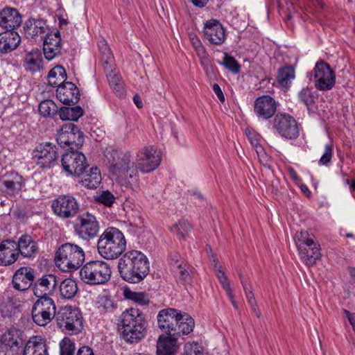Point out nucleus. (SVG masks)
<instances>
[{"label":"nucleus","mask_w":355,"mask_h":355,"mask_svg":"<svg viewBox=\"0 0 355 355\" xmlns=\"http://www.w3.org/2000/svg\"><path fill=\"white\" fill-rule=\"evenodd\" d=\"M79 207L77 200L70 195L59 196L51 204L53 212L62 218L75 216L79 211Z\"/></svg>","instance_id":"dca6fc26"},{"label":"nucleus","mask_w":355,"mask_h":355,"mask_svg":"<svg viewBox=\"0 0 355 355\" xmlns=\"http://www.w3.org/2000/svg\"><path fill=\"white\" fill-rule=\"evenodd\" d=\"M56 96L63 104L74 105L80 99V92L74 83L65 82L57 89Z\"/></svg>","instance_id":"5701e85b"},{"label":"nucleus","mask_w":355,"mask_h":355,"mask_svg":"<svg viewBox=\"0 0 355 355\" xmlns=\"http://www.w3.org/2000/svg\"><path fill=\"white\" fill-rule=\"evenodd\" d=\"M250 307H251V309H252V311L253 312V313H254V315L257 318H259L261 316V313H260V311L259 310V308H258L257 304L250 306Z\"/></svg>","instance_id":"774afa93"},{"label":"nucleus","mask_w":355,"mask_h":355,"mask_svg":"<svg viewBox=\"0 0 355 355\" xmlns=\"http://www.w3.org/2000/svg\"><path fill=\"white\" fill-rule=\"evenodd\" d=\"M106 76L110 87L122 82L121 76L116 71L106 73Z\"/></svg>","instance_id":"6e6d98bb"},{"label":"nucleus","mask_w":355,"mask_h":355,"mask_svg":"<svg viewBox=\"0 0 355 355\" xmlns=\"http://www.w3.org/2000/svg\"><path fill=\"white\" fill-rule=\"evenodd\" d=\"M312 73H313L314 85L317 89L327 91L334 86L336 76L330 65L327 62H318Z\"/></svg>","instance_id":"ddd939ff"},{"label":"nucleus","mask_w":355,"mask_h":355,"mask_svg":"<svg viewBox=\"0 0 355 355\" xmlns=\"http://www.w3.org/2000/svg\"><path fill=\"white\" fill-rule=\"evenodd\" d=\"M39 112L44 116H49L58 113V106L52 100H44L39 105Z\"/></svg>","instance_id":"79ce46f5"},{"label":"nucleus","mask_w":355,"mask_h":355,"mask_svg":"<svg viewBox=\"0 0 355 355\" xmlns=\"http://www.w3.org/2000/svg\"><path fill=\"white\" fill-rule=\"evenodd\" d=\"M56 322L62 331L70 335H77L83 327V318L80 310L71 306H65L58 311Z\"/></svg>","instance_id":"6e6552de"},{"label":"nucleus","mask_w":355,"mask_h":355,"mask_svg":"<svg viewBox=\"0 0 355 355\" xmlns=\"http://www.w3.org/2000/svg\"><path fill=\"white\" fill-rule=\"evenodd\" d=\"M125 247L126 241L123 234L115 227L107 228L97 242L98 254L108 260L118 258L125 250Z\"/></svg>","instance_id":"20e7f679"},{"label":"nucleus","mask_w":355,"mask_h":355,"mask_svg":"<svg viewBox=\"0 0 355 355\" xmlns=\"http://www.w3.org/2000/svg\"><path fill=\"white\" fill-rule=\"evenodd\" d=\"M224 67L234 73H239L241 66L237 60L227 53H224L223 63Z\"/></svg>","instance_id":"37998d69"},{"label":"nucleus","mask_w":355,"mask_h":355,"mask_svg":"<svg viewBox=\"0 0 355 355\" xmlns=\"http://www.w3.org/2000/svg\"><path fill=\"white\" fill-rule=\"evenodd\" d=\"M80 175V184L89 189H96L101 182V175L97 167H92L89 169L86 168Z\"/></svg>","instance_id":"2f4dec72"},{"label":"nucleus","mask_w":355,"mask_h":355,"mask_svg":"<svg viewBox=\"0 0 355 355\" xmlns=\"http://www.w3.org/2000/svg\"><path fill=\"white\" fill-rule=\"evenodd\" d=\"M105 158L109 164V171L118 179L128 181L129 184L137 183L138 174L131 162L129 153H122L117 150L107 152Z\"/></svg>","instance_id":"39448f33"},{"label":"nucleus","mask_w":355,"mask_h":355,"mask_svg":"<svg viewBox=\"0 0 355 355\" xmlns=\"http://www.w3.org/2000/svg\"><path fill=\"white\" fill-rule=\"evenodd\" d=\"M96 201L106 207H112L115 201L114 196L108 190L101 191L96 196Z\"/></svg>","instance_id":"49530a36"},{"label":"nucleus","mask_w":355,"mask_h":355,"mask_svg":"<svg viewBox=\"0 0 355 355\" xmlns=\"http://www.w3.org/2000/svg\"><path fill=\"white\" fill-rule=\"evenodd\" d=\"M34 279V270L28 266H22L14 273L12 284L15 290L26 291L32 286Z\"/></svg>","instance_id":"412c9836"},{"label":"nucleus","mask_w":355,"mask_h":355,"mask_svg":"<svg viewBox=\"0 0 355 355\" xmlns=\"http://www.w3.org/2000/svg\"><path fill=\"white\" fill-rule=\"evenodd\" d=\"M203 34L210 43L221 45L225 40V33L223 26L219 21L210 19L205 23Z\"/></svg>","instance_id":"4be33fe9"},{"label":"nucleus","mask_w":355,"mask_h":355,"mask_svg":"<svg viewBox=\"0 0 355 355\" xmlns=\"http://www.w3.org/2000/svg\"><path fill=\"white\" fill-rule=\"evenodd\" d=\"M133 101L138 108H141L143 107L141 98L138 94H135L133 96Z\"/></svg>","instance_id":"338daca9"},{"label":"nucleus","mask_w":355,"mask_h":355,"mask_svg":"<svg viewBox=\"0 0 355 355\" xmlns=\"http://www.w3.org/2000/svg\"><path fill=\"white\" fill-rule=\"evenodd\" d=\"M298 98L301 103L304 104L307 110H311V106L315 103L316 96L311 88L304 87L298 94Z\"/></svg>","instance_id":"a19ab883"},{"label":"nucleus","mask_w":355,"mask_h":355,"mask_svg":"<svg viewBox=\"0 0 355 355\" xmlns=\"http://www.w3.org/2000/svg\"><path fill=\"white\" fill-rule=\"evenodd\" d=\"M78 292L76 282L71 279H64L60 286V295L65 299H72Z\"/></svg>","instance_id":"e433bc0d"},{"label":"nucleus","mask_w":355,"mask_h":355,"mask_svg":"<svg viewBox=\"0 0 355 355\" xmlns=\"http://www.w3.org/2000/svg\"><path fill=\"white\" fill-rule=\"evenodd\" d=\"M84 260L85 252L83 248L70 243H66L60 246L55 256L57 266L65 272L78 269Z\"/></svg>","instance_id":"423d86ee"},{"label":"nucleus","mask_w":355,"mask_h":355,"mask_svg":"<svg viewBox=\"0 0 355 355\" xmlns=\"http://www.w3.org/2000/svg\"><path fill=\"white\" fill-rule=\"evenodd\" d=\"M105 73L115 71L114 57L106 58L101 60Z\"/></svg>","instance_id":"13d9d810"},{"label":"nucleus","mask_w":355,"mask_h":355,"mask_svg":"<svg viewBox=\"0 0 355 355\" xmlns=\"http://www.w3.org/2000/svg\"><path fill=\"white\" fill-rule=\"evenodd\" d=\"M272 127L282 137L294 139L299 136V129L296 120L285 113H277L273 119Z\"/></svg>","instance_id":"2eb2a0df"},{"label":"nucleus","mask_w":355,"mask_h":355,"mask_svg":"<svg viewBox=\"0 0 355 355\" xmlns=\"http://www.w3.org/2000/svg\"><path fill=\"white\" fill-rule=\"evenodd\" d=\"M169 263L173 271L179 267V265L183 266L185 263L181 259L180 255L178 253H175L170 257Z\"/></svg>","instance_id":"4d7b16f0"},{"label":"nucleus","mask_w":355,"mask_h":355,"mask_svg":"<svg viewBox=\"0 0 355 355\" xmlns=\"http://www.w3.org/2000/svg\"><path fill=\"white\" fill-rule=\"evenodd\" d=\"M157 319L159 328L173 337L190 334L195 325L194 320L190 315L172 308L159 311Z\"/></svg>","instance_id":"7ed1b4c3"},{"label":"nucleus","mask_w":355,"mask_h":355,"mask_svg":"<svg viewBox=\"0 0 355 355\" xmlns=\"http://www.w3.org/2000/svg\"><path fill=\"white\" fill-rule=\"evenodd\" d=\"M1 341L3 345L10 348L16 347L19 344L17 339L10 333L3 334Z\"/></svg>","instance_id":"5fc2aeb1"},{"label":"nucleus","mask_w":355,"mask_h":355,"mask_svg":"<svg viewBox=\"0 0 355 355\" xmlns=\"http://www.w3.org/2000/svg\"><path fill=\"white\" fill-rule=\"evenodd\" d=\"M214 262V267H215V270L216 272L217 278H218V281L220 282V283L221 284L223 288L225 289L226 288L230 287V282H229L227 276L225 275L224 272H223L220 270V267L217 268L216 263L215 262V261Z\"/></svg>","instance_id":"864d4df0"},{"label":"nucleus","mask_w":355,"mask_h":355,"mask_svg":"<svg viewBox=\"0 0 355 355\" xmlns=\"http://www.w3.org/2000/svg\"><path fill=\"white\" fill-rule=\"evenodd\" d=\"M16 243L17 252L24 258H34L38 253V244L31 235L23 234Z\"/></svg>","instance_id":"b1692460"},{"label":"nucleus","mask_w":355,"mask_h":355,"mask_svg":"<svg viewBox=\"0 0 355 355\" xmlns=\"http://www.w3.org/2000/svg\"><path fill=\"white\" fill-rule=\"evenodd\" d=\"M21 37L16 31H5L0 33V53H10L19 46Z\"/></svg>","instance_id":"c756f323"},{"label":"nucleus","mask_w":355,"mask_h":355,"mask_svg":"<svg viewBox=\"0 0 355 355\" xmlns=\"http://www.w3.org/2000/svg\"><path fill=\"white\" fill-rule=\"evenodd\" d=\"M57 284L56 278L53 275H46L38 279L33 284V293L40 299V297H49L50 295L55 289Z\"/></svg>","instance_id":"393cba45"},{"label":"nucleus","mask_w":355,"mask_h":355,"mask_svg":"<svg viewBox=\"0 0 355 355\" xmlns=\"http://www.w3.org/2000/svg\"><path fill=\"white\" fill-rule=\"evenodd\" d=\"M118 269L120 277L124 281L137 284L148 275L149 261L146 256L140 251L130 250L119 260Z\"/></svg>","instance_id":"f03ea898"},{"label":"nucleus","mask_w":355,"mask_h":355,"mask_svg":"<svg viewBox=\"0 0 355 355\" xmlns=\"http://www.w3.org/2000/svg\"><path fill=\"white\" fill-rule=\"evenodd\" d=\"M178 348L177 337L162 334L157 341V355H175Z\"/></svg>","instance_id":"7c9ffc66"},{"label":"nucleus","mask_w":355,"mask_h":355,"mask_svg":"<svg viewBox=\"0 0 355 355\" xmlns=\"http://www.w3.org/2000/svg\"><path fill=\"white\" fill-rule=\"evenodd\" d=\"M333 157V146L331 144H326L324 151L320 157L318 163L320 165L327 166L331 161Z\"/></svg>","instance_id":"8fccbe9b"},{"label":"nucleus","mask_w":355,"mask_h":355,"mask_svg":"<svg viewBox=\"0 0 355 355\" xmlns=\"http://www.w3.org/2000/svg\"><path fill=\"white\" fill-rule=\"evenodd\" d=\"M191 227L185 220H180L171 227V231L179 239H184L189 234Z\"/></svg>","instance_id":"ea45409f"},{"label":"nucleus","mask_w":355,"mask_h":355,"mask_svg":"<svg viewBox=\"0 0 355 355\" xmlns=\"http://www.w3.org/2000/svg\"><path fill=\"white\" fill-rule=\"evenodd\" d=\"M241 279L248 304H250V306L257 304L256 300L252 293L250 286L248 284L247 281H244L241 277Z\"/></svg>","instance_id":"603ef678"},{"label":"nucleus","mask_w":355,"mask_h":355,"mask_svg":"<svg viewBox=\"0 0 355 355\" xmlns=\"http://www.w3.org/2000/svg\"><path fill=\"white\" fill-rule=\"evenodd\" d=\"M161 157L153 146L141 148L137 154L135 168L142 173H150L158 167Z\"/></svg>","instance_id":"4468645a"},{"label":"nucleus","mask_w":355,"mask_h":355,"mask_svg":"<svg viewBox=\"0 0 355 355\" xmlns=\"http://www.w3.org/2000/svg\"><path fill=\"white\" fill-rule=\"evenodd\" d=\"M212 89H213L215 94L218 97V100L221 103H223L225 101V96H224L220 86L218 84H214L212 86Z\"/></svg>","instance_id":"680f3d73"},{"label":"nucleus","mask_w":355,"mask_h":355,"mask_svg":"<svg viewBox=\"0 0 355 355\" xmlns=\"http://www.w3.org/2000/svg\"><path fill=\"white\" fill-rule=\"evenodd\" d=\"M48 26L40 19H30L25 22L24 34L28 39L36 41L39 37L46 36Z\"/></svg>","instance_id":"bb28decb"},{"label":"nucleus","mask_w":355,"mask_h":355,"mask_svg":"<svg viewBox=\"0 0 355 355\" xmlns=\"http://www.w3.org/2000/svg\"><path fill=\"white\" fill-rule=\"evenodd\" d=\"M111 275L109 263L99 260L87 262L80 270V279L89 285L104 284L110 280Z\"/></svg>","instance_id":"0eeeda50"},{"label":"nucleus","mask_w":355,"mask_h":355,"mask_svg":"<svg viewBox=\"0 0 355 355\" xmlns=\"http://www.w3.org/2000/svg\"><path fill=\"white\" fill-rule=\"evenodd\" d=\"M295 78V70L291 66H286L279 69L277 75V82L282 86L287 87L291 84L292 80Z\"/></svg>","instance_id":"4c0bfd02"},{"label":"nucleus","mask_w":355,"mask_h":355,"mask_svg":"<svg viewBox=\"0 0 355 355\" xmlns=\"http://www.w3.org/2000/svg\"><path fill=\"white\" fill-rule=\"evenodd\" d=\"M18 257L16 241L7 239L0 243V265L10 266L14 263Z\"/></svg>","instance_id":"a878e982"},{"label":"nucleus","mask_w":355,"mask_h":355,"mask_svg":"<svg viewBox=\"0 0 355 355\" xmlns=\"http://www.w3.org/2000/svg\"><path fill=\"white\" fill-rule=\"evenodd\" d=\"M73 228L76 234L79 238L89 241L98 235L100 227L96 216L86 212L76 218Z\"/></svg>","instance_id":"9b49d317"},{"label":"nucleus","mask_w":355,"mask_h":355,"mask_svg":"<svg viewBox=\"0 0 355 355\" xmlns=\"http://www.w3.org/2000/svg\"><path fill=\"white\" fill-rule=\"evenodd\" d=\"M190 40H191V44H192V45H193L194 49L196 47H198L200 44H202V42L199 40V38L197 36L194 35H190Z\"/></svg>","instance_id":"69168bd1"},{"label":"nucleus","mask_w":355,"mask_h":355,"mask_svg":"<svg viewBox=\"0 0 355 355\" xmlns=\"http://www.w3.org/2000/svg\"><path fill=\"white\" fill-rule=\"evenodd\" d=\"M1 184L5 188V195L8 197L15 196L25 185L23 177L17 173H11L8 179L1 181Z\"/></svg>","instance_id":"c85d7f7f"},{"label":"nucleus","mask_w":355,"mask_h":355,"mask_svg":"<svg viewBox=\"0 0 355 355\" xmlns=\"http://www.w3.org/2000/svg\"><path fill=\"white\" fill-rule=\"evenodd\" d=\"M76 355H94V352L90 347L83 346L78 349Z\"/></svg>","instance_id":"e2e57ef3"},{"label":"nucleus","mask_w":355,"mask_h":355,"mask_svg":"<svg viewBox=\"0 0 355 355\" xmlns=\"http://www.w3.org/2000/svg\"><path fill=\"white\" fill-rule=\"evenodd\" d=\"M85 155L78 150L65 153L61 159L62 166L65 172L71 175L80 176L88 165Z\"/></svg>","instance_id":"f3484780"},{"label":"nucleus","mask_w":355,"mask_h":355,"mask_svg":"<svg viewBox=\"0 0 355 355\" xmlns=\"http://www.w3.org/2000/svg\"><path fill=\"white\" fill-rule=\"evenodd\" d=\"M296 245L300 258L306 266H313L320 257L319 244L306 232H297Z\"/></svg>","instance_id":"1a4fd4ad"},{"label":"nucleus","mask_w":355,"mask_h":355,"mask_svg":"<svg viewBox=\"0 0 355 355\" xmlns=\"http://www.w3.org/2000/svg\"><path fill=\"white\" fill-rule=\"evenodd\" d=\"M61 37L60 33H46L44 37L43 51L45 58L51 60L60 53Z\"/></svg>","instance_id":"cd10ccee"},{"label":"nucleus","mask_w":355,"mask_h":355,"mask_svg":"<svg viewBox=\"0 0 355 355\" xmlns=\"http://www.w3.org/2000/svg\"><path fill=\"white\" fill-rule=\"evenodd\" d=\"M196 53L200 60V64L203 69L206 71L208 70L210 66V60L208 58V54L203 46L202 44L195 48Z\"/></svg>","instance_id":"09e8293b"},{"label":"nucleus","mask_w":355,"mask_h":355,"mask_svg":"<svg viewBox=\"0 0 355 355\" xmlns=\"http://www.w3.org/2000/svg\"><path fill=\"white\" fill-rule=\"evenodd\" d=\"M111 88L113 89V91L115 92V94L117 96H125V91H124L123 82L114 84L113 86H111Z\"/></svg>","instance_id":"bf43d9fd"},{"label":"nucleus","mask_w":355,"mask_h":355,"mask_svg":"<svg viewBox=\"0 0 355 355\" xmlns=\"http://www.w3.org/2000/svg\"><path fill=\"white\" fill-rule=\"evenodd\" d=\"M195 6L198 8H203L205 7L207 3L209 2V0H189Z\"/></svg>","instance_id":"0e129e2a"},{"label":"nucleus","mask_w":355,"mask_h":355,"mask_svg":"<svg viewBox=\"0 0 355 355\" xmlns=\"http://www.w3.org/2000/svg\"><path fill=\"white\" fill-rule=\"evenodd\" d=\"M148 322L144 313L138 309L130 308L123 311L117 323L120 337L127 343L135 344L147 334Z\"/></svg>","instance_id":"f257e3e1"},{"label":"nucleus","mask_w":355,"mask_h":355,"mask_svg":"<svg viewBox=\"0 0 355 355\" xmlns=\"http://www.w3.org/2000/svg\"><path fill=\"white\" fill-rule=\"evenodd\" d=\"M75 344L69 338H64L60 342V355H73Z\"/></svg>","instance_id":"a18cd8bd"},{"label":"nucleus","mask_w":355,"mask_h":355,"mask_svg":"<svg viewBox=\"0 0 355 355\" xmlns=\"http://www.w3.org/2000/svg\"><path fill=\"white\" fill-rule=\"evenodd\" d=\"M188 269L189 266L185 263L183 266L179 265V267L173 270L179 281L182 284H190L191 282V277Z\"/></svg>","instance_id":"c03bdc74"},{"label":"nucleus","mask_w":355,"mask_h":355,"mask_svg":"<svg viewBox=\"0 0 355 355\" xmlns=\"http://www.w3.org/2000/svg\"><path fill=\"white\" fill-rule=\"evenodd\" d=\"M202 347L198 343H187L184 346L185 355H200Z\"/></svg>","instance_id":"3c124183"},{"label":"nucleus","mask_w":355,"mask_h":355,"mask_svg":"<svg viewBox=\"0 0 355 355\" xmlns=\"http://www.w3.org/2000/svg\"><path fill=\"white\" fill-rule=\"evenodd\" d=\"M56 315V306L51 297H40L32 308L33 320L39 326L46 325Z\"/></svg>","instance_id":"9d476101"},{"label":"nucleus","mask_w":355,"mask_h":355,"mask_svg":"<svg viewBox=\"0 0 355 355\" xmlns=\"http://www.w3.org/2000/svg\"><path fill=\"white\" fill-rule=\"evenodd\" d=\"M33 157L37 159V164L40 168H50L51 164L58 159L56 147L49 142L41 144L34 150Z\"/></svg>","instance_id":"a211bd4d"},{"label":"nucleus","mask_w":355,"mask_h":355,"mask_svg":"<svg viewBox=\"0 0 355 355\" xmlns=\"http://www.w3.org/2000/svg\"><path fill=\"white\" fill-rule=\"evenodd\" d=\"M84 114L83 108L79 106L62 107L58 111L60 118L63 121H76Z\"/></svg>","instance_id":"f704fd0d"},{"label":"nucleus","mask_w":355,"mask_h":355,"mask_svg":"<svg viewBox=\"0 0 355 355\" xmlns=\"http://www.w3.org/2000/svg\"><path fill=\"white\" fill-rule=\"evenodd\" d=\"M25 69L31 72L39 71L42 68V59L41 53L33 51L27 53L24 58Z\"/></svg>","instance_id":"72a5a7b5"},{"label":"nucleus","mask_w":355,"mask_h":355,"mask_svg":"<svg viewBox=\"0 0 355 355\" xmlns=\"http://www.w3.org/2000/svg\"><path fill=\"white\" fill-rule=\"evenodd\" d=\"M22 23V16L17 8L6 6L0 10V27L15 31Z\"/></svg>","instance_id":"aec40b11"},{"label":"nucleus","mask_w":355,"mask_h":355,"mask_svg":"<svg viewBox=\"0 0 355 355\" xmlns=\"http://www.w3.org/2000/svg\"><path fill=\"white\" fill-rule=\"evenodd\" d=\"M98 309L105 313L111 312L116 308L114 301L107 296H101L98 300Z\"/></svg>","instance_id":"de8ad7c7"},{"label":"nucleus","mask_w":355,"mask_h":355,"mask_svg":"<svg viewBox=\"0 0 355 355\" xmlns=\"http://www.w3.org/2000/svg\"><path fill=\"white\" fill-rule=\"evenodd\" d=\"M67 78L65 69L62 66H56L48 74L49 85L52 87H58V88L64 84V80Z\"/></svg>","instance_id":"c9c22d12"},{"label":"nucleus","mask_w":355,"mask_h":355,"mask_svg":"<svg viewBox=\"0 0 355 355\" xmlns=\"http://www.w3.org/2000/svg\"><path fill=\"white\" fill-rule=\"evenodd\" d=\"M123 295L125 299L130 300L140 305L148 304L150 302L148 295L146 293L142 292H135L128 288L124 289Z\"/></svg>","instance_id":"58836bf2"},{"label":"nucleus","mask_w":355,"mask_h":355,"mask_svg":"<svg viewBox=\"0 0 355 355\" xmlns=\"http://www.w3.org/2000/svg\"><path fill=\"white\" fill-rule=\"evenodd\" d=\"M277 103L269 95L258 97L254 103V112L262 120H268L273 116L277 111Z\"/></svg>","instance_id":"6ab92c4d"},{"label":"nucleus","mask_w":355,"mask_h":355,"mask_svg":"<svg viewBox=\"0 0 355 355\" xmlns=\"http://www.w3.org/2000/svg\"><path fill=\"white\" fill-rule=\"evenodd\" d=\"M58 144L62 148L69 147L71 150L79 148L84 142L83 132L75 124H64L57 135Z\"/></svg>","instance_id":"f8f14e48"},{"label":"nucleus","mask_w":355,"mask_h":355,"mask_svg":"<svg viewBox=\"0 0 355 355\" xmlns=\"http://www.w3.org/2000/svg\"><path fill=\"white\" fill-rule=\"evenodd\" d=\"M343 313L348 319L349 322L352 325V329L355 333V313H350L346 309L343 310Z\"/></svg>","instance_id":"052dcab7"},{"label":"nucleus","mask_w":355,"mask_h":355,"mask_svg":"<svg viewBox=\"0 0 355 355\" xmlns=\"http://www.w3.org/2000/svg\"><path fill=\"white\" fill-rule=\"evenodd\" d=\"M23 355H49L47 347L42 340H29L24 349Z\"/></svg>","instance_id":"473e14b6"}]
</instances>
